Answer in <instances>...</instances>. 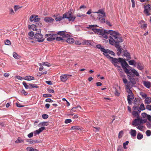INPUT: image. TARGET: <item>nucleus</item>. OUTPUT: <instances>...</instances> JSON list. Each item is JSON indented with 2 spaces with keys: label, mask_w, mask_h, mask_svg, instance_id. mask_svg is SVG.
I'll return each mask as SVG.
<instances>
[{
  "label": "nucleus",
  "mask_w": 151,
  "mask_h": 151,
  "mask_svg": "<svg viewBox=\"0 0 151 151\" xmlns=\"http://www.w3.org/2000/svg\"><path fill=\"white\" fill-rule=\"evenodd\" d=\"M41 31V29H39L38 31L34 35V37L37 39V41L39 42H42L44 40L43 35L40 33Z\"/></svg>",
  "instance_id": "obj_5"
},
{
  "label": "nucleus",
  "mask_w": 151,
  "mask_h": 151,
  "mask_svg": "<svg viewBox=\"0 0 151 151\" xmlns=\"http://www.w3.org/2000/svg\"><path fill=\"white\" fill-rule=\"evenodd\" d=\"M145 104H149L151 102V98L148 97H146L145 100Z\"/></svg>",
  "instance_id": "obj_22"
},
{
  "label": "nucleus",
  "mask_w": 151,
  "mask_h": 151,
  "mask_svg": "<svg viewBox=\"0 0 151 151\" xmlns=\"http://www.w3.org/2000/svg\"><path fill=\"white\" fill-rule=\"evenodd\" d=\"M103 54L105 55L106 58L109 59H111L112 58V57H111L109 54H108V53H105V52H103Z\"/></svg>",
  "instance_id": "obj_48"
},
{
  "label": "nucleus",
  "mask_w": 151,
  "mask_h": 151,
  "mask_svg": "<svg viewBox=\"0 0 151 151\" xmlns=\"http://www.w3.org/2000/svg\"><path fill=\"white\" fill-rule=\"evenodd\" d=\"M143 137V134L141 133H138L137 135V138L139 140L142 139Z\"/></svg>",
  "instance_id": "obj_29"
},
{
  "label": "nucleus",
  "mask_w": 151,
  "mask_h": 151,
  "mask_svg": "<svg viewBox=\"0 0 151 151\" xmlns=\"http://www.w3.org/2000/svg\"><path fill=\"white\" fill-rule=\"evenodd\" d=\"M128 67H125L123 68L125 73L128 75V74L130 75V70H129L127 68Z\"/></svg>",
  "instance_id": "obj_30"
},
{
  "label": "nucleus",
  "mask_w": 151,
  "mask_h": 151,
  "mask_svg": "<svg viewBox=\"0 0 151 151\" xmlns=\"http://www.w3.org/2000/svg\"><path fill=\"white\" fill-rule=\"evenodd\" d=\"M64 19L63 18V17L59 16L58 17H56L55 18V20L57 21H60L62 19Z\"/></svg>",
  "instance_id": "obj_44"
},
{
  "label": "nucleus",
  "mask_w": 151,
  "mask_h": 151,
  "mask_svg": "<svg viewBox=\"0 0 151 151\" xmlns=\"http://www.w3.org/2000/svg\"><path fill=\"white\" fill-rule=\"evenodd\" d=\"M123 133V131H121L119 132L118 135V137L119 138H120L122 137Z\"/></svg>",
  "instance_id": "obj_55"
},
{
  "label": "nucleus",
  "mask_w": 151,
  "mask_h": 151,
  "mask_svg": "<svg viewBox=\"0 0 151 151\" xmlns=\"http://www.w3.org/2000/svg\"><path fill=\"white\" fill-rule=\"evenodd\" d=\"M35 15H32L29 18V21L30 22H33L34 21L35 19L34 17H35Z\"/></svg>",
  "instance_id": "obj_53"
},
{
  "label": "nucleus",
  "mask_w": 151,
  "mask_h": 151,
  "mask_svg": "<svg viewBox=\"0 0 151 151\" xmlns=\"http://www.w3.org/2000/svg\"><path fill=\"white\" fill-rule=\"evenodd\" d=\"M96 25H89L87 28L91 29L95 33L103 36V37L106 39H110L113 35H115V32L111 30H104L95 28L97 27Z\"/></svg>",
  "instance_id": "obj_1"
},
{
  "label": "nucleus",
  "mask_w": 151,
  "mask_h": 151,
  "mask_svg": "<svg viewBox=\"0 0 151 151\" xmlns=\"http://www.w3.org/2000/svg\"><path fill=\"white\" fill-rule=\"evenodd\" d=\"M5 44L6 45H9L11 44V42L9 40H7L5 42Z\"/></svg>",
  "instance_id": "obj_58"
},
{
  "label": "nucleus",
  "mask_w": 151,
  "mask_h": 151,
  "mask_svg": "<svg viewBox=\"0 0 151 151\" xmlns=\"http://www.w3.org/2000/svg\"><path fill=\"white\" fill-rule=\"evenodd\" d=\"M102 51H103V52L105 53H109L113 56H114L115 55V53L113 51L110 50L102 49Z\"/></svg>",
  "instance_id": "obj_12"
},
{
  "label": "nucleus",
  "mask_w": 151,
  "mask_h": 151,
  "mask_svg": "<svg viewBox=\"0 0 151 151\" xmlns=\"http://www.w3.org/2000/svg\"><path fill=\"white\" fill-rule=\"evenodd\" d=\"M146 108L147 110L150 111L151 110V105H147L146 106Z\"/></svg>",
  "instance_id": "obj_64"
},
{
  "label": "nucleus",
  "mask_w": 151,
  "mask_h": 151,
  "mask_svg": "<svg viewBox=\"0 0 151 151\" xmlns=\"http://www.w3.org/2000/svg\"><path fill=\"white\" fill-rule=\"evenodd\" d=\"M35 19H34V21L37 22L40 21V18H38L37 15H35V17H34Z\"/></svg>",
  "instance_id": "obj_38"
},
{
  "label": "nucleus",
  "mask_w": 151,
  "mask_h": 151,
  "mask_svg": "<svg viewBox=\"0 0 151 151\" xmlns=\"http://www.w3.org/2000/svg\"><path fill=\"white\" fill-rule=\"evenodd\" d=\"M36 25L37 26H39L40 27L42 26V23L40 22V21L37 22L36 23Z\"/></svg>",
  "instance_id": "obj_59"
},
{
  "label": "nucleus",
  "mask_w": 151,
  "mask_h": 151,
  "mask_svg": "<svg viewBox=\"0 0 151 151\" xmlns=\"http://www.w3.org/2000/svg\"><path fill=\"white\" fill-rule=\"evenodd\" d=\"M55 39V37H48L47 38V40L48 41H53Z\"/></svg>",
  "instance_id": "obj_50"
},
{
  "label": "nucleus",
  "mask_w": 151,
  "mask_h": 151,
  "mask_svg": "<svg viewBox=\"0 0 151 151\" xmlns=\"http://www.w3.org/2000/svg\"><path fill=\"white\" fill-rule=\"evenodd\" d=\"M130 82H129L128 83V84L126 85V89L127 90V92L129 94H132L133 93L132 91L130 89Z\"/></svg>",
  "instance_id": "obj_13"
},
{
  "label": "nucleus",
  "mask_w": 151,
  "mask_h": 151,
  "mask_svg": "<svg viewBox=\"0 0 151 151\" xmlns=\"http://www.w3.org/2000/svg\"><path fill=\"white\" fill-rule=\"evenodd\" d=\"M133 108L134 110L138 111L137 112H138L139 113L141 112L140 109L139 107L137 106H134L133 107Z\"/></svg>",
  "instance_id": "obj_32"
},
{
  "label": "nucleus",
  "mask_w": 151,
  "mask_h": 151,
  "mask_svg": "<svg viewBox=\"0 0 151 151\" xmlns=\"http://www.w3.org/2000/svg\"><path fill=\"white\" fill-rule=\"evenodd\" d=\"M23 85L24 86L25 88L27 89H31V88H30V86H29V85H27L26 83L25 82H23Z\"/></svg>",
  "instance_id": "obj_31"
},
{
  "label": "nucleus",
  "mask_w": 151,
  "mask_h": 151,
  "mask_svg": "<svg viewBox=\"0 0 151 151\" xmlns=\"http://www.w3.org/2000/svg\"><path fill=\"white\" fill-rule=\"evenodd\" d=\"M66 42L69 44H72L74 43V40L73 38L69 37L66 39Z\"/></svg>",
  "instance_id": "obj_21"
},
{
  "label": "nucleus",
  "mask_w": 151,
  "mask_h": 151,
  "mask_svg": "<svg viewBox=\"0 0 151 151\" xmlns=\"http://www.w3.org/2000/svg\"><path fill=\"white\" fill-rule=\"evenodd\" d=\"M132 98V99H133L134 98V95L133 93L131 94H129L127 96V98Z\"/></svg>",
  "instance_id": "obj_56"
},
{
  "label": "nucleus",
  "mask_w": 151,
  "mask_h": 151,
  "mask_svg": "<svg viewBox=\"0 0 151 151\" xmlns=\"http://www.w3.org/2000/svg\"><path fill=\"white\" fill-rule=\"evenodd\" d=\"M86 15L85 14H82L78 13L77 15V17H81L82 19H83V18L86 17Z\"/></svg>",
  "instance_id": "obj_33"
},
{
  "label": "nucleus",
  "mask_w": 151,
  "mask_h": 151,
  "mask_svg": "<svg viewBox=\"0 0 151 151\" xmlns=\"http://www.w3.org/2000/svg\"><path fill=\"white\" fill-rule=\"evenodd\" d=\"M151 9V7L150 6V5L149 4L146 5L145 6V9L144 11V13L147 16L150 15V14L149 13V12Z\"/></svg>",
  "instance_id": "obj_9"
},
{
  "label": "nucleus",
  "mask_w": 151,
  "mask_h": 151,
  "mask_svg": "<svg viewBox=\"0 0 151 151\" xmlns=\"http://www.w3.org/2000/svg\"><path fill=\"white\" fill-rule=\"evenodd\" d=\"M28 35L30 37H33L34 35V32L31 31L29 32Z\"/></svg>",
  "instance_id": "obj_60"
},
{
  "label": "nucleus",
  "mask_w": 151,
  "mask_h": 151,
  "mask_svg": "<svg viewBox=\"0 0 151 151\" xmlns=\"http://www.w3.org/2000/svg\"><path fill=\"white\" fill-rule=\"evenodd\" d=\"M143 84L144 86L148 88H149L151 87V83L149 81H144Z\"/></svg>",
  "instance_id": "obj_15"
},
{
  "label": "nucleus",
  "mask_w": 151,
  "mask_h": 151,
  "mask_svg": "<svg viewBox=\"0 0 151 151\" xmlns=\"http://www.w3.org/2000/svg\"><path fill=\"white\" fill-rule=\"evenodd\" d=\"M52 95L50 94H45L43 95V97L45 98L51 97Z\"/></svg>",
  "instance_id": "obj_46"
},
{
  "label": "nucleus",
  "mask_w": 151,
  "mask_h": 151,
  "mask_svg": "<svg viewBox=\"0 0 151 151\" xmlns=\"http://www.w3.org/2000/svg\"><path fill=\"white\" fill-rule=\"evenodd\" d=\"M123 56L126 57L128 60H129L131 58L130 54L127 50H124L123 52Z\"/></svg>",
  "instance_id": "obj_10"
},
{
  "label": "nucleus",
  "mask_w": 151,
  "mask_h": 151,
  "mask_svg": "<svg viewBox=\"0 0 151 151\" xmlns=\"http://www.w3.org/2000/svg\"><path fill=\"white\" fill-rule=\"evenodd\" d=\"M13 55V56L14 58L17 59L19 58V56L15 52H14Z\"/></svg>",
  "instance_id": "obj_37"
},
{
  "label": "nucleus",
  "mask_w": 151,
  "mask_h": 151,
  "mask_svg": "<svg viewBox=\"0 0 151 151\" xmlns=\"http://www.w3.org/2000/svg\"><path fill=\"white\" fill-rule=\"evenodd\" d=\"M93 13H100L102 14V16H105V13L104 12V10L102 9L99 10L98 12H93Z\"/></svg>",
  "instance_id": "obj_23"
},
{
  "label": "nucleus",
  "mask_w": 151,
  "mask_h": 151,
  "mask_svg": "<svg viewBox=\"0 0 151 151\" xmlns=\"http://www.w3.org/2000/svg\"><path fill=\"white\" fill-rule=\"evenodd\" d=\"M45 101L46 102H53V101L50 98H48L46 99Z\"/></svg>",
  "instance_id": "obj_62"
},
{
  "label": "nucleus",
  "mask_w": 151,
  "mask_h": 151,
  "mask_svg": "<svg viewBox=\"0 0 151 151\" xmlns=\"http://www.w3.org/2000/svg\"><path fill=\"white\" fill-rule=\"evenodd\" d=\"M140 94L142 96L143 99L146 98L147 96V95L146 94L142 92L140 93Z\"/></svg>",
  "instance_id": "obj_49"
},
{
  "label": "nucleus",
  "mask_w": 151,
  "mask_h": 151,
  "mask_svg": "<svg viewBox=\"0 0 151 151\" xmlns=\"http://www.w3.org/2000/svg\"><path fill=\"white\" fill-rule=\"evenodd\" d=\"M117 151H123L122 146H119L117 148Z\"/></svg>",
  "instance_id": "obj_63"
},
{
  "label": "nucleus",
  "mask_w": 151,
  "mask_h": 151,
  "mask_svg": "<svg viewBox=\"0 0 151 151\" xmlns=\"http://www.w3.org/2000/svg\"><path fill=\"white\" fill-rule=\"evenodd\" d=\"M84 42L87 45H91V41L90 40H85L84 41Z\"/></svg>",
  "instance_id": "obj_43"
},
{
  "label": "nucleus",
  "mask_w": 151,
  "mask_h": 151,
  "mask_svg": "<svg viewBox=\"0 0 151 151\" xmlns=\"http://www.w3.org/2000/svg\"><path fill=\"white\" fill-rule=\"evenodd\" d=\"M42 65H45L47 67H50L51 66V65L48 62H44L42 63Z\"/></svg>",
  "instance_id": "obj_39"
},
{
  "label": "nucleus",
  "mask_w": 151,
  "mask_h": 151,
  "mask_svg": "<svg viewBox=\"0 0 151 151\" xmlns=\"http://www.w3.org/2000/svg\"><path fill=\"white\" fill-rule=\"evenodd\" d=\"M82 129V127L77 126H73L70 129L71 130H81Z\"/></svg>",
  "instance_id": "obj_25"
},
{
  "label": "nucleus",
  "mask_w": 151,
  "mask_h": 151,
  "mask_svg": "<svg viewBox=\"0 0 151 151\" xmlns=\"http://www.w3.org/2000/svg\"><path fill=\"white\" fill-rule=\"evenodd\" d=\"M139 109H140V112L141 111L144 110L145 109L144 105L143 103L142 104H141L140 106V107H139Z\"/></svg>",
  "instance_id": "obj_42"
},
{
  "label": "nucleus",
  "mask_w": 151,
  "mask_h": 151,
  "mask_svg": "<svg viewBox=\"0 0 151 151\" xmlns=\"http://www.w3.org/2000/svg\"><path fill=\"white\" fill-rule=\"evenodd\" d=\"M137 67L138 70H142L144 69V66L142 65V63L140 62L137 63Z\"/></svg>",
  "instance_id": "obj_17"
},
{
  "label": "nucleus",
  "mask_w": 151,
  "mask_h": 151,
  "mask_svg": "<svg viewBox=\"0 0 151 151\" xmlns=\"http://www.w3.org/2000/svg\"><path fill=\"white\" fill-rule=\"evenodd\" d=\"M115 34L113 35L110 38L109 40L110 44L112 45H115L117 49V50L119 51L117 52V54L119 55L122 53V50L121 47L119 46V43L122 42V40L119 33L116 32Z\"/></svg>",
  "instance_id": "obj_2"
},
{
  "label": "nucleus",
  "mask_w": 151,
  "mask_h": 151,
  "mask_svg": "<svg viewBox=\"0 0 151 151\" xmlns=\"http://www.w3.org/2000/svg\"><path fill=\"white\" fill-rule=\"evenodd\" d=\"M128 62L129 65H134V64L135 65L136 64V63L134 60H129L128 61Z\"/></svg>",
  "instance_id": "obj_40"
},
{
  "label": "nucleus",
  "mask_w": 151,
  "mask_h": 151,
  "mask_svg": "<svg viewBox=\"0 0 151 151\" xmlns=\"http://www.w3.org/2000/svg\"><path fill=\"white\" fill-rule=\"evenodd\" d=\"M98 17L97 18L99 20V21L101 23L105 22V19L104 18L105 16H102L100 14L98 15Z\"/></svg>",
  "instance_id": "obj_11"
},
{
  "label": "nucleus",
  "mask_w": 151,
  "mask_h": 151,
  "mask_svg": "<svg viewBox=\"0 0 151 151\" xmlns=\"http://www.w3.org/2000/svg\"><path fill=\"white\" fill-rule=\"evenodd\" d=\"M65 31H60L58 32L57 35L58 34L59 35H60L63 36L65 33Z\"/></svg>",
  "instance_id": "obj_35"
},
{
  "label": "nucleus",
  "mask_w": 151,
  "mask_h": 151,
  "mask_svg": "<svg viewBox=\"0 0 151 151\" xmlns=\"http://www.w3.org/2000/svg\"><path fill=\"white\" fill-rule=\"evenodd\" d=\"M72 76V75L68 74H63L60 77L61 81L63 82H65L67 80Z\"/></svg>",
  "instance_id": "obj_6"
},
{
  "label": "nucleus",
  "mask_w": 151,
  "mask_h": 151,
  "mask_svg": "<svg viewBox=\"0 0 151 151\" xmlns=\"http://www.w3.org/2000/svg\"><path fill=\"white\" fill-rule=\"evenodd\" d=\"M127 77L130 81V82H129L130 83H131L133 85H134L136 83V82L134 78H131V76L129 75H127Z\"/></svg>",
  "instance_id": "obj_19"
},
{
  "label": "nucleus",
  "mask_w": 151,
  "mask_h": 151,
  "mask_svg": "<svg viewBox=\"0 0 151 151\" xmlns=\"http://www.w3.org/2000/svg\"><path fill=\"white\" fill-rule=\"evenodd\" d=\"M137 132L136 130L133 129H131L129 132V133L130 134L132 137H135L137 135Z\"/></svg>",
  "instance_id": "obj_16"
},
{
  "label": "nucleus",
  "mask_w": 151,
  "mask_h": 151,
  "mask_svg": "<svg viewBox=\"0 0 151 151\" xmlns=\"http://www.w3.org/2000/svg\"><path fill=\"white\" fill-rule=\"evenodd\" d=\"M129 143V141H126L125 142H124L123 144V146L124 148L126 149L127 148V147H126V145H128V144Z\"/></svg>",
  "instance_id": "obj_41"
},
{
  "label": "nucleus",
  "mask_w": 151,
  "mask_h": 151,
  "mask_svg": "<svg viewBox=\"0 0 151 151\" xmlns=\"http://www.w3.org/2000/svg\"><path fill=\"white\" fill-rule=\"evenodd\" d=\"M27 151H38V150L36 149H34L32 147H27Z\"/></svg>",
  "instance_id": "obj_28"
},
{
  "label": "nucleus",
  "mask_w": 151,
  "mask_h": 151,
  "mask_svg": "<svg viewBox=\"0 0 151 151\" xmlns=\"http://www.w3.org/2000/svg\"><path fill=\"white\" fill-rule=\"evenodd\" d=\"M146 134L147 136H150L151 134V132L150 130H147L146 132Z\"/></svg>",
  "instance_id": "obj_54"
},
{
  "label": "nucleus",
  "mask_w": 151,
  "mask_h": 151,
  "mask_svg": "<svg viewBox=\"0 0 151 151\" xmlns=\"http://www.w3.org/2000/svg\"><path fill=\"white\" fill-rule=\"evenodd\" d=\"M44 20L46 22L50 23L53 22L54 19L51 17H46L45 18Z\"/></svg>",
  "instance_id": "obj_14"
},
{
  "label": "nucleus",
  "mask_w": 151,
  "mask_h": 151,
  "mask_svg": "<svg viewBox=\"0 0 151 151\" xmlns=\"http://www.w3.org/2000/svg\"><path fill=\"white\" fill-rule=\"evenodd\" d=\"M146 125L148 128H151V122H148L146 123Z\"/></svg>",
  "instance_id": "obj_52"
},
{
  "label": "nucleus",
  "mask_w": 151,
  "mask_h": 151,
  "mask_svg": "<svg viewBox=\"0 0 151 151\" xmlns=\"http://www.w3.org/2000/svg\"><path fill=\"white\" fill-rule=\"evenodd\" d=\"M21 7H20L18 5H15L14 6V9L15 12L17 11L19 9L21 8Z\"/></svg>",
  "instance_id": "obj_57"
},
{
  "label": "nucleus",
  "mask_w": 151,
  "mask_h": 151,
  "mask_svg": "<svg viewBox=\"0 0 151 151\" xmlns=\"http://www.w3.org/2000/svg\"><path fill=\"white\" fill-rule=\"evenodd\" d=\"M45 36L47 37H55L57 36L56 34H47Z\"/></svg>",
  "instance_id": "obj_27"
},
{
  "label": "nucleus",
  "mask_w": 151,
  "mask_h": 151,
  "mask_svg": "<svg viewBox=\"0 0 151 151\" xmlns=\"http://www.w3.org/2000/svg\"><path fill=\"white\" fill-rule=\"evenodd\" d=\"M70 37V35H69L67 32H65V33L63 36L62 37L63 38L64 40H63V41L64 42L66 40V39Z\"/></svg>",
  "instance_id": "obj_20"
},
{
  "label": "nucleus",
  "mask_w": 151,
  "mask_h": 151,
  "mask_svg": "<svg viewBox=\"0 0 151 151\" xmlns=\"http://www.w3.org/2000/svg\"><path fill=\"white\" fill-rule=\"evenodd\" d=\"M139 113L135 111H132V115L134 117H137V119L132 121V124L134 126H137V128L142 131L144 127L143 124L146 122V121L145 120L139 118Z\"/></svg>",
  "instance_id": "obj_3"
},
{
  "label": "nucleus",
  "mask_w": 151,
  "mask_h": 151,
  "mask_svg": "<svg viewBox=\"0 0 151 151\" xmlns=\"http://www.w3.org/2000/svg\"><path fill=\"white\" fill-rule=\"evenodd\" d=\"M96 47L99 49H100L101 50V51L102 52H103V51H102V49H105L104 47H101V45L100 44H98L97 45H96Z\"/></svg>",
  "instance_id": "obj_45"
},
{
  "label": "nucleus",
  "mask_w": 151,
  "mask_h": 151,
  "mask_svg": "<svg viewBox=\"0 0 151 151\" xmlns=\"http://www.w3.org/2000/svg\"><path fill=\"white\" fill-rule=\"evenodd\" d=\"M29 86H30V88H38L39 87L36 84L32 83L29 84Z\"/></svg>",
  "instance_id": "obj_34"
},
{
  "label": "nucleus",
  "mask_w": 151,
  "mask_h": 151,
  "mask_svg": "<svg viewBox=\"0 0 151 151\" xmlns=\"http://www.w3.org/2000/svg\"><path fill=\"white\" fill-rule=\"evenodd\" d=\"M42 117L43 119H46L48 117V116L47 114H44L42 115Z\"/></svg>",
  "instance_id": "obj_51"
},
{
  "label": "nucleus",
  "mask_w": 151,
  "mask_h": 151,
  "mask_svg": "<svg viewBox=\"0 0 151 151\" xmlns=\"http://www.w3.org/2000/svg\"><path fill=\"white\" fill-rule=\"evenodd\" d=\"M73 11V9H70L68 12L65 13L63 14V18L68 19L69 21H74L76 17L73 16L72 14Z\"/></svg>",
  "instance_id": "obj_4"
},
{
  "label": "nucleus",
  "mask_w": 151,
  "mask_h": 151,
  "mask_svg": "<svg viewBox=\"0 0 151 151\" xmlns=\"http://www.w3.org/2000/svg\"><path fill=\"white\" fill-rule=\"evenodd\" d=\"M24 79L27 81H31L34 79V78L32 76H26L24 78Z\"/></svg>",
  "instance_id": "obj_24"
},
{
  "label": "nucleus",
  "mask_w": 151,
  "mask_h": 151,
  "mask_svg": "<svg viewBox=\"0 0 151 151\" xmlns=\"http://www.w3.org/2000/svg\"><path fill=\"white\" fill-rule=\"evenodd\" d=\"M119 62L121 63L122 67L124 68L125 67H130L125 60L123 58H119Z\"/></svg>",
  "instance_id": "obj_8"
},
{
  "label": "nucleus",
  "mask_w": 151,
  "mask_h": 151,
  "mask_svg": "<svg viewBox=\"0 0 151 151\" xmlns=\"http://www.w3.org/2000/svg\"><path fill=\"white\" fill-rule=\"evenodd\" d=\"M111 60L112 61V63H118V62H120L119 60V58H118V59H117L112 57Z\"/></svg>",
  "instance_id": "obj_26"
},
{
  "label": "nucleus",
  "mask_w": 151,
  "mask_h": 151,
  "mask_svg": "<svg viewBox=\"0 0 151 151\" xmlns=\"http://www.w3.org/2000/svg\"><path fill=\"white\" fill-rule=\"evenodd\" d=\"M28 27L29 29H32L33 31H38V29H37V27L36 25L35 24H32L31 25H29Z\"/></svg>",
  "instance_id": "obj_18"
},
{
  "label": "nucleus",
  "mask_w": 151,
  "mask_h": 151,
  "mask_svg": "<svg viewBox=\"0 0 151 151\" xmlns=\"http://www.w3.org/2000/svg\"><path fill=\"white\" fill-rule=\"evenodd\" d=\"M55 39L56 40L58 41H61L62 42H64L63 40L64 39H63L62 37H56L55 38Z\"/></svg>",
  "instance_id": "obj_36"
},
{
  "label": "nucleus",
  "mask_w": 151,
  "mask_h": 151,
  "mask_svg": "<svg viewBox=\"0 0 151 151\" xmlns=\"http://www.w3.org/2000/svg\"><path fill=\"white\" fill-rule=\"evenodd\" d=\"M26 141L29 142L30 144H34V140H32V139H27L26 140Z\"/></svg>",
  "instance_id": "obj_47"
},
{
  "label": "nucleus",
  "mask_w": 151,
  "mask_h": 151,
  "mask_svg": "<svg viewBox=\"0 0 151 151\" xmlns=\"http://www.w3.org/2000/svg\"><path fill=\"white\" fill-rule=\"evenodd\" d=\"M72 122V120L70 119H66L65 120V124H68V123H70Z\"/></svg>",
  "instance_id": "obj_61"
},
{
  "label": "nucleus",
  "mask_w": 151,
  "mask_h": 151,
  "mask_svg": "<svg viewBox=\"0 0 151 151\" xmlns=\"http://www.w3.org/2000/svg\"><path fill=\"white\" fill-rule=\"evenodd\" d=\"M130 76L131 77H134L135 76H139V75L138 72L135 69H130Z\"/></svg>",
  "instance_id": "obj_7"
}]
</instances>
